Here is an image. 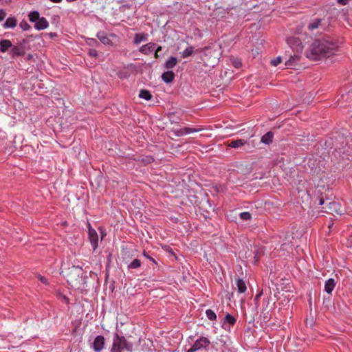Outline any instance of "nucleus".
Returning <instances> with one entry per match:
<instances>
[{
	"label": "nucleus",
	"mask_w": 352,
	"mask_h": 352,
	"mask_svg": "<svg viewBox=\"0 0 352 352\" xmlns=\"http://www.w3.org/2000/svg\"><path fill=\"white\" fill-rule=\"evenodd\" d=\"M338 51L336 43L322 38L316 40L310 46L307 53V57L311 60H316L322 58L329 57Z\"/></svg>",
	"instance_id": "obj_1"
},
{
	"label": "nucleus",
	"mask_w": 352,
	"mask_h": 352,
	"mask_svg": "<svg viewBox=\"0 0 352 352\" xmlns=\"http://www.w3.org/2000/svg\"><path fill=\"white\" fill-rule=\"evenodd\" d=\"M133 344L129 342L124 336L119 335L117 332L113 335V343L111 352H122L124 350L132 351Z\"/></svg>",
	"instance_id": "obj_2"
},
{
	"label": "nucleus",
	"mask_w": 352,
	"mask_h": 352,
	"mask_svg": "<svg viewBox=\"0 0 352 352\" xmlns=\"http://www.w3.org/2000/svg\"><path fill=\"white\" fill-rule=\"evenodd\" d=\"M83 274L82 268L78 266L73 265L69 268L67 274V280L73 287H79L82 280Z\"/></svg>",
	"instance_id": "obj_3"
},
{
	"label": "nucleus",
	"mask_w": 352,
	"mask_h": 352,
	"mask_svg": "<svg viewBox=\"0 0 352 352\" xmlns=\"http://www.w3.org/2000/svg\"><path fill=\"white\" fill-rule=\"evenodd\" d=\"M210 344L209 339L204 336H201L196 340L194 344L186 352H195L201 350H207Z\"/></svg>",
	"instance_id": "obj_4"
},
{
	"label": "nucleus",
	"mask_w": 352,
	"mask_h": 352,
	"mask_svg": "<svg viewBox=\"0 0 352 352\" xmlns=\"http://www.w3.org/2000/svg\"><path fill=\"white\" fill-rule=\"evenodd\" d=\"M162 50L161 46H157L155 43L150 42L147 44L142 45L139 52L144 54H148L154 51H155V56H157V53Z\"/></svg>",
	"instance_id": "obj_5"
},
{
	"label": "nucleus",
	"mask_w": 352,
	"mask_h": 352,
	"mask_svg": "<svg viewBox=\"0 0 352 352\" xmlns=\"http://www.w3.org/2000/svg\"><path fill=\"white\" fill-rule=\"evenodd\" d=\"M323 208L325 210L324 212L327 213H336L339 215H342L343 214L340 204L330 201L329 199H327V205L326 206H324Z\"/></svg>",
	"instance_id": "obj_6"
},
{
	"label": "nucleus",
	"mask_w": 352,
	"mask_h": 352,
	"mask_svg": "<svg viewBox=\"0 0 352 352\" xmlns=\"http://www.w3.org/2000/svg\"><path fill=\"white\" fill-rule=\"evenodd\" d=\"M88 239L94 251H95L98 247V235L89 223H88Z\"/></svg>",
	"instance_id": "obj_7"
},
{
	"label": "nucleus",
	"mask_w": 352,
	"mask_h": 352,
	"mask_svg": "<svg viewBox=\"0 0 352 352\" xmlns=\"http://www.w3.org/2000/svg\"><path fill=\"white\" fill-rule=\"evenodd\" d=\"M201 129L199 128H193V127H184L180 129H173L171 132L176 137H182L190 133H196L200 131Z\"/></svg>",
	"instance_id": "obj_8"
},
{
	"label": "nucleus",
	"mask_w": 352,
	"mask_h": 352,
	"mask_svg": "<svg viewBox=\"0 0 352 352\" xmlns=\"http://www.w3.org/2000/svg\"><path fill=\"white\" fill-rule=\"evenodd\" d=\"M104 346V338L103 336H97L94 342L92 343L91 347L95 352L101 351Z\"/></svg>",
	"instance_id": "obj_9"
},
{
	"label": "nucleus",
	"mask_w": 352,
	"mask_h": 352,
	"mask_svg": "<svg viewBox=\"0 0 352 352\" xmlns=\"http://www.w3.org/2000/svg\"><path fill=\"white\" fill-rule=\"evenodd\" d=\"M26 47H22L19 44L13 45L10 51V55L12 58H14L18 56H21L25 54Z\"/></svg>",
	"instance_id": "obj_10"
},
{
	"label": "nucleus",
	"mask_w": 352,
	"mask_h": 352,
	"mask_svg": "<svg viewBox=\"0 0 352 352\" xmlns=\"http://www.w3.org/2000/svg\"><path fill=\"white\" fill-rule=\"evenodd\" d=\"M96 37L102 44L108 46H113V42L104 31L98 32Z\"/></svg>",
	"instance_id": "obj_11"
},
{
	"label": "nucleus",
	"mask_w": 352,
	"mask_h": 352,
	"mask_svg": "<svg viewBox=\"0 0 352 352\" xmlns=\"http://www.w3.org/2000/svg\"><path fill=\"white\" fill-rule=\"evenodd\" d=\"M48 26L49 23L43 16L41 17L34 24V28L37 30H45Z\"/></svg>",
	"instance_id": "obj_12"
},
{
	"label": "nucleus",
	"mask_w": 352,
	"mask_h": 352,
	"mask_svg": "<svg viewBox=\"0 0 352 352\" xmlns=\"http://www.w3.org/2000/svg\"><path fill=\"white\" fill-rule=\"evenodd\" d=\"M17 25V20L14 16L7 18L5 23L2 25L4 29H13Z\"/></svg>",
	"instance_id": "obj_13"
},
{
	"label": "nucleus",
	"mask_w": 352,
	"mask_h": 352,
	"mask_svg": "<svg viewBox=\"0 0 352 352\" xmlns=\"http://www.w3.org/2000/svg\"><path fill=\"white\" fill-rule=\"evenodd\" d=\"M12 47V43L10 40H8V39L0 40V52L1 53L7 52L9 49L11 50Z\"/></svg>",
	"instance_id": "obj_14"
},
{
	"label": "nucleus",
	"mask_w": 352,
	"mask_h": 352,
	"mask_svg": "<svg viewBox=\"0 0 352 352\" xmlns=\"http://www.w3.org/2000/svg\"><path fill=\"white\" fill-rule=\"evenodd\" d=\"M148 40V34L137 33L134 35L133 43L135 45L140 44L141 42H145Z\"/></svg>",
	"instance_id": "obj_15"
},
{
	"label": "nucleus",
	"mask_w": 352,
	"mask_h": 352,
	"mask_svg": "<svg viewBox=\"0 0 352 352\" xmlns=\"http://www.w3.org/2000/svg\"><path fill=\"white\" fill-rule=\"evenodd\" d=\"M336 286V281L333 278H329L325 281L324 283V291L327 294H330L334 289V287Z\"/></svg>",
	"instance_id": "obj_16"
},
{
	"label": "nucleus",
	"mask_w": 352,
	"mask_h": 352,
	"mask_svg": "<svg viewBox=\"0 0 352 352\" xmlns=\"http://www.w3.org/2000/svg\"><path fill=\"white\" fill-rule=\"evenodd\" d=\"M175 78V74L172 71H167L162 74V79L166 83L171 82Z\"/></svg>",
	"instance_id": "obj_17"
},
{
	"label": "nucleus",
	"mask_w": 352,
	"mask_h": 352,
	"mask_svg": "<svg viewBox=\"0 0 352 352\" xmlns=\"http://www.w3.org/2000/svg\"><path fill=\"white\" fill-rule=\"evenodd\" d=\"M247 144V141L242 139H237L236 140H232L228 143V146L234 148H238Z\"/></svg>",
	"instance_id": "obj_18"
},
{
	"label": "nucleus",
	"mask_w": 352,
	"mask_h": 352,
	"mask_svg": "<svg viewBox=\"0 0 352 352\" xmlns=\"http://www.w3.org/2000/svg\"><path fill=\"white\" fill-rule=\"evenodd\" d=\"M300 59V56L298 54H294L293 56H291L290 58L285 61V65L287 67H294L296 66L297 64V62Z\"/></svg>",
	"instance_id": "obj_19"
},
{
	"label": "nucleus",
	"mask_w": 352,
	"mask_h": 352,
	"mask_svg": "<svg viewBox=\"0 0 352 352\" xmlns=\"http://www.w3.org/2000/svg\"><path fill=\"white\" fill-rule=\"evenodd\" d=\"M273 137L274 133L272 131H269L262 136L261 142L265 144L269 145L272 142Z\"/></svg>",
	"instance_id": "obj_20"
},
{
	"label": "nucleus",
	"mask_w": 352,
	"mask_h": 352,
	"mask_svg": "<svg viewBox=\"0 0 352 352\" xmlns=\"http://www.w3.org/2000/svg\"><path fill=\"white\" fill-rule=\"evenodd\" d=\"M236 285L237 290H238L239 293L243 294L246 291L247 287H246L245 283L244 282V280L243 279H241V278L236 279Z\"/></svg>",
	"instance_id": "obj_21"
},
{
	"label": "nucleus",
	"mask_w": 352,
	"mask_h": 352,
	"mask_svg": "<svg viewBox=\"0 0 352 352\" xmlns=\"http://www.w3.org/2000/svg\"><path fill=\"white\" fill-rule=\"evenodd\" d=\"M177 63V58L175 56H170L164 63V67L166 69H172L175 67Z\"/></svg>",
	"instance_id": "obj_22"
},
{
	"label": "nucleus",
	"mask_w": 352,
	"mask_h": 352,
	"mask_svg": "<svg viewBox=\"0 0 352 352\" xmlns=\"http://www.w3.org/2000/svg\"><path fill=\"white\" fill-rule=\"evenodd\" d=\"M139 97L145 100H150L152 98L151 92L146 89H141L139 94Z\"/></svg>",
	"instance_id": "obj_23"
},
{
	"label": "nucleus",
	"mask_w": 352,
	"mask_h": 352,
	"mask_svg": "<svg viewBox=\"0 0 352 352\" xmlns=\"http://www.w3.org/2000/svg\"><path fill=\"white\" fill-rule=\"evenodd\" d=\"M28 18L31 22L36 23L41 18V16L38 11L34 10L29 13Z\"/></svg>",
	"instance_id": "obj_24"
},
{
	"label": "nucleus",
	"mask_w": 352,
	"mask_h": 352,
	"mask_svg": "<svg viewBox=\"0 0 352 352\" xmlns=\"http://www.w3.org/2000/svg\"><path fill=\"white\" fill-rule=\"evenodd\" d=\"M320 23L321 20L320 19H315L308 24L307 28L309 30L313 31L319 27Z\"/></svg>",
	"instance_id": "obj_25"
},
{
	"label": "nucleus",
	"mask_w": 352,
	"mask_h": 352,
	"mask_svg": "<svg viewBox=\"0 0 352 352\" xmlns=\"http://www.w3.org/2000/svg\"><path fill=\"white\" fill-rule=\"evenodd\" d=\"M194 52V47L192 46H189L186 47L181 54L182 56L185 58L190 56Z\"/></svg>",
	"instance_id": "obj_26"
},
{
	"label": "nucleus",
	"mask_w": 352,
	"mask_h": 352,
	"mask_svg": "<svg viewBox=\"0 0 352 352\" xmlns=\"http://www.w3.org/2000/svg\"><path fill=\"white\" fill-rule=\"evenodd\" d=\"M85 43L87 45L92 47H98L100 45L98 41L93 38H87L85 40Z\"/></svg>",
	"instance_id": "obj_27"
},
{
	"label": "nucleus",
	"mask_w": 352,
	"mask_h": 352,
	"mask_svg": "<svg viewBox=\"0 0 352 352\" xmlns=\"http://www.w3.org/2000/svg\"><path fill=\"white\" fill-rule=\"evenodd\" d=\"M141 266L140 260L135 258L127 265L128 269H138Z\"/></svg>",
	"instance_id": "obj_28"
},
{
	"label": "nucleus",
	"mask_w": 352,
	"mask_h": 352,
	"mask_svg": "<svg viewBox=\"0 0 352 352\" xmlns=\"http://www.w3.org/2000/svg\"><path fill=\"white\" fill-rule=\"evenodd\" d=\"M38 38V36H34L33 35H28V36H26L25 38H23L20 42H19V45H21L22 47H25L26 45H28L32 38Z\"/></svg>",
	"instance_id": "obj_29"
},
{
	"label": "nucleus",
	"mask_w": 352,
	"mask_h": 352,
	"mask_svg": "<svg viewBox=\"0 0 352 352\" xmlns=\"http://www.w3.org/2000/svg\"><path fill=\"white\" fill-rule=\"evenodd\" d=\"M236 318L230 314H227L225 316V322L230 325H234L236 323Z\"/></svg>",
	"instance_id": "obj_30"
},
{
	"label": "nucleus",
	"mask_w": 352,
	"mask_h": 352,
	"mask_svg": "<svg viewBox=\"0 0 352 352\" xmlns=\"http://www.w3.org/2000/svg\"><path fill=\"white\" fill-rule=\"evenodd\" d=\"M206 316L207 318L210 320H215L216 318H217V315L216 314L214 313V311H212V309H207L206 311Z\"/></svg>",
	"instance_id": "obj_31"
},
{
	"label": "nucleus",
	"mask_w": 352,
	"mask_h": 352,
	"mask_svg": "<svg viewBox=\"0 0 352 352\" xmlns=\"http://www.w3.org/2000/svg\"><path fill=\"white\" fill-rule=\"evenodd\" d=\"M240 218L243 221H248L251 219L252 214L249 212H242L239 213Z\"/></svg>",
	"instance_id": "obj_32"
},
{
	"label": "nucleus",
	"mask_w": 352,
	"mask_h": 352,
	"mask_svg": "<svg viewBox=\"0 0 352 352\" xmlns=\"http://www.w3.org/2000/svg\"><path fill=\"white\" fill-rule=\"evenodd\" d=\"M19 27L23 30V31H28L31 28V26L28 24V23L23 20L19 23Z\"/></svg>",
	"instance_id": "obj_33"
},
{
	"label": "nucleus",
	"mask_w": 352,
	"mask_h": 352,
	"mask_svg": "<svg viewBox=\"0 0 352 352\" xmlns=\"http://www.w3.org/2000/svg\"><path fill=\"white\" fill-rule=\"evenodd\" d=\"M168 119L171 123H178L179 122V118H177L173 113L168 114Z\"/></svg>",
	"instance_id": "obj_34"
},
{
	"label": "nucleus",
	"mask_w": 352,
	"mask_h": 352,
	"mask_svg": "<svg viewBox=\"0 0 352 352\" xmlns=\"http://www.w3.org/2000/svg\"><path fill=\"white\" fill-rule=\"evenodd\" d=\"M282 61V58L280 56H278L277 58L272 60L271 63L274 66H277Z\"/></svg>",
	"instance_id": "obj_35"
},
{
	"label": "nucleus",
	"mask_w": 352,
	"mask_h": 352,
	"mask_svg": "<svg viewBox=\"0 0 352 352\" xmlns=\"http://www.w3.org/2000/svg\"><path fill=\"white\" fill-rule=\"evenodd\" d=\"M88 53L91 57H98V53L95 49H89Z\"/></svg>",
	"instance_id": "obj_36"
},
{
	"label": "nucleus",
	"mask_w": 352,
	"mask_h": 352,
	"mask_svg": "<svg viewBox=\"0 0 352 352\" xmlns=\"http://www.w3.org/2000/svg\"><path fill=\"white\" fill-rule=\"evenodd\" d=\"M143 256L145 258H146L147 259H148L149 261H151V262H153V263L157 264V262L155 261V260L153 257L149 256L146 251L143 252Z\"/></svg>",
	"instance_id": "obj_37"
},
{
	"label": "nucleus",
	"mask_w": 352,
	"mask_h": 352,
	"mask_svg": "<svg viewBox=\"0 0 352 352\" xmlns=\"http://www.w3.org/2000/svg\"><path fill=\"white\" fill-rule=\"evenodd\" d=\"M38 278L42 283L45 284V285L48 284L47 279L45 276H43L42 275H38Z\"/></svg>",
	"instance_id": "obj_38"
},
{
	"label": "nucleus",
	"mask_w": 352,
	"mask_h": 352,
	"mask_svg": "<svg viewBox=\"0 0 352 352\" xmlns=\"http://www.w3.org/2000/svg\"><path fill=\"white\" fill-rule=\"evenodd\" d=\"M6 16V12L4 10L0 9V22L4 20Z\"/></svg>",
	"instance_id": "obj_39"
},
{
	"label": "nucleus",
	"mask_w": 352,
	"mask_h": 352,
	"mask_svg": "<svg viewBox=\"0 0 352 352\" xmlns=\"http://www.w3.org/2000/svg\"><path fill=\"white\" fill-rule=\"evenodd\" d=\"M46 36H48L50 38H54L57 37L58 34L56 32H49L45 34Z\"/></svg>",
	"instance_id": "obj_40"
},
{
	"label": "nucleus",
	"mask_w": 352,
	"mask_h": 352,
	"mask_svg": "<svg viewBox=\"0 0 352 352\" xmlns=\"http://www.w3.org/2000/svg\"><path fill=\"white\" fill-rule=\"evenodd\" d=\"M327 203V199L324 200L322 197L320 198V199H319V204L320 205L326 206Z\"/></svg>",
	"instance_id": "obj_41"
},
{
	"label": "nucleus",
	"mask_w": 352,
	"mask_h": 352,
	"mask_svg": "<svg viewBox=\"0 0 352 352\" xmlns=\"http://www.w3.org/2000/svg\"><path fill=\"white\" fill-rule=\"evenodd\" d=\"M349 0H337V2L342 5V6H345L348 3Z\"/></svg>",
	"instance_id": "obj_42"
},
{
	"label": "nucleus",
	"mask_w": 352,
	"mask_h": 352,
	"mask_svg": "<svg viewBox=\"0 0 352 352\" xmlns=\"http://www.w3.org/2000/svg\"><path fill=\"white\" fill-rule=\"evenodd\" d=\"M10 2H11V0H0V4L1 5L8 4Z\"/></svg>",
	"instance_id": "obj_43"
},
{
	"label": "nucleus",
	"mask_w": 352,
	"mask_h": 352,
	"mask_svg": "<svg viewBox=\"0 0 352 352\" xmlns=\"http://www.w3.org/2000/svg\"><path fill=\"white\" fill-rule=\"evenodd\" d=\"M234 66L236 67V68H239V67L241 66V62H235L234 63Z\"/></svg>",
	"instance_id": "obj_44"
},
{
	"label": "nucleus",
	"mask_w": 352,
	"mask_h": 352,
	"mask_svg": "<svg viewBox=\"0 0 352 352\" xmlns=\"http://www.w3.org/2000/svg\"><path fill=\"white\" fill-rule=\"evenodd\" d=\"M50 1L53 3H60L63 0H50Z\"/></svg>",
	"instance_id": "obj_45"
},
{
	"label": "nucleus",
	"mask_w": 352,
	"mask_h": 352,
	"mask_svg": "<svg viewBox=\"0 0 352 352\" xmlns=\"http://www.w3.org/2000/svg\"><path fill=\"white\" fill-rule=\"evenodd\" d=\"M153 160H154V159H153L152 157H148V161H147V162H153Z\"/></svg>",
	"instance_id": "obj_46"
},
{
	"label": "nucleus",
	"mask_w": 352,
	"mask_h": 352,
	"mask_svg": "<svg viewBox=\"0 0 352 352\" xmlns=\"http://www.w3.org/2000/svg\"><path fill=\"white\" fill-rule=\"evenodd\" d=\"M109 36L112 37V38H116L117 37V36L115 34H111Z\"/></svg>",
	"instance_id": "obj_47"
},
{
	"label": "nucleus",
	"mask_w": 352,
	"mask_h": 352,
	"mask_svg": "<svg viewBox=\"0 0 352 352\" xmlns=\"http://www.w3.org/2000/svg\"><path fill=\"white\" fill-rule=\"evenodd\" d=\"M32 57V56L31 54H29L28 56V58L30 59Z\"/></svg>",
	"instance_id": "obj_48"
},
{
	"label": "nucleus",
	"mask_w": 352,
	"mask_h": 352,
	"mask_svg": "<svg viewBox=\"0 0 352 352\" xmlns=\"http://www.w3.org/2000/svg\"><path fill=\"white\" fill-rule=\"evenodd\" d=\"M254 258L255 259V262H256L257 259L256 258V256H254Z\"/></svg>",
	"instance_id": "obj_49"
},
{
	"label": "nucleus",
	"mask_w": 352,
	"mask_h": 352,
	"mask_svg": "<svg viewBox=\"0 0 352 352\" xmlns=\"http://www.w3.org/2000/svg\"><path fill=\"white\" fill-rule=\"evenodd\" d=\"M260 295H261V294L257 295V296H256V298H258V297L260 296Z\"/></svg>",
	"instance_id": "obj_50"
}]
</instances>
